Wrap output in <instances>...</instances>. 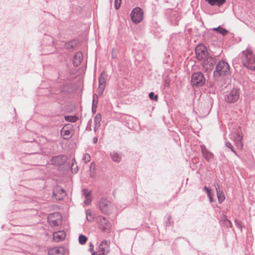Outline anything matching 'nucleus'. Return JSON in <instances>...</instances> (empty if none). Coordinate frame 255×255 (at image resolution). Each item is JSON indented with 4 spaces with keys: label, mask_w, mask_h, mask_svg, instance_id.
<instances>
[{
    "label": "nucleus",
    "mask_w": 255,
    "mask_h": 255,
    "mask_svg": "<svg viewBox=\"0 0 255 255\" xmlns=\"http://www.w3.org/2000/svg\"><path fill=\"white\" fill-rule=\"evenodd\" d=\"M87 238L84 235H81L79 237V242L81 245L85 244L87 241Z\"/></svg>",
    "instance_id": "nucleus-27"
},
{
    "label": "nucleus",
    "mask_w": 255,
    "mask_h": 255,
    "mask_svg": "<svg viewBox=\"0 0 255 255\" xmlns=\"http://www.w3.org/2000/svg\"><path fill=\"white\" fill-rule=\"evenodd\" d=\"M65 119L68 122H75L77 121L78 118L76 116H65Z\"/></svg>",
    "instance_id": "nucleus-28"
},
{
    "label": "nucleus",
    "mask_w": 255,
    "mask_h": 255,
    "mask_svg": "<svg viewBox=\"0 0 255 255\" xmlns=\"http://www.w3.org/2000/svg\"><path fill=\"white\" fill-rule=\"evenodd\" d=\"M83 59V54L80 52H77L74 57L73 62L77 65L81 63Z\"/></svg>",
    "instance_id": "nucleus-21"
},
{
    "label": "nucleus",
    "mask_w": 255,
    "mask_h": 255,
    "mask_svg": "<svg viewBox=\"0 0 255 255\" xmlns=\"http://www.w3.org/2000/svg\"><path fill=\"white\" fill-rule=\"evenodd\" d=\"M122 0H115V7L116 9L119 8L121 6Z\"/></svg>",
    "instance_id": "nucleus-31"
},
{
    "label": "nucleus",
    "mask_w": 255,
    "mask_h": 255,
    "mask_svg": "<svg viewBox=\"0 0 255 255\" xmlns=\"http://www.w3.org/2000/svg\"><path fill=\"white\" fill-rule=\"evenodd\" d=\"M203 60V67L207 71L212 70L215 63L214 59L211 57L208 56L205 59Z\"/></svg>",
    "instance_id": "nucleus-12"
},
{
    "label": "nucleus",
    "mask_w": 255,
    "mask_h": 255,
    "mask_svg": "<svg viewBox=\"0 0 255 255\" xmlns=\"http://www.w3.org/2000/svg\"><path fill=\"white\" fill-rule=\"evenodd\" d=\"M236 145L238 146V147L239 148H242L243 147V144L242 143V142L241 141H238L237 143H236Z\"/></svg>",
    "instance_id": "nucleus-36"
},
{
    "label": "nucleus",
    "mask_w": 255,
    "mask_h": 255,
    "mask_svg": "<svg viewBox=\"0 0 255 255\" xmlns=\"http://www.w3.org/2000/svg\"><path fill=\"white\" fill-rule=\"evenodd\" d=\"M225 224L228 226V227H232V224H231V222L229 221V220H226L225 221Z\"/></svg>",
    "instance_id": "nucleus-35"
},
{
    "label": "nucleus",
    "mask_w": 255,
    "mask_h": 255,
    "mask_svg": "<svg viewBox=\"0 0 255 255\" xmlns=\"http://www.w3.org/2000/svg\"><path fill=\"white\" fill-rule=\"evenodd\" d=\"M110 242L107 240H103L99 244L98 250L93 253L92 255H106L109 250Z\"/></svg>",
    "instance_id": "nucleus-4"
},
{
    "label": "nucleus",
    "mask_w": 255,
    "mask_h": 255,
    "mask_svg": "<svg viewBox=\"0 0 255 255\" xmlns=\"http://www.w3.org/2000/svg\"><path fill=\"white\" fill-rule=\"evenodd\" d=\"M93 248H94L93 246V245H91V246H90V250H91V251H92L93 250Z\"/></svg>",
    "instance_id": "nucleus-37"
},
{
    "label": "nucleus",
    "mask_w": 255,
    "mask_h": 255,
    "mask_svg": "<svg viewBox=\"0 0 255 255\" xmlns=\"http://www.w3.org/2000/svg\"><path fill=\"white\" fill-rule=\"evenodd\" d=\"M65 253L66 249L63 246L54 247L48 250V255H64Z\"/></svg>",
    "instance_id": "nucleus-10"
},
{
    "label": "nucleus",
    "mask_w": 255,
    "mask_h": 255,
    "mask_svg": "<svg viewBox=\"0 0 255 255\" xmlns=\"http://www.w3.org/2000/svg\"><path fill=\"white\" fill-rule=\"evenodd\" d=\"M66 237V234L65 232L63 231H59L56 232H54L53 234V241L56 242H59L63 241Z\"/></svg>",
    "instance_id": "nucleus-15"
},
{
    "label": "nucleus",
    "mask_w": 255,
    "mask_h": 255,
    "mask_svg": "<svg viewBox=\"0 0 255 255\" xmlns=\"http://www.w3.org/2000/svg\"><path fill=\"white\" fill-rule=\"evenodd\" d=\"M97 140H98V139H97V138H95V139H94V142H95V143H96V142H97Z\"/></svg>",
    "instance_id": "nucleus-39"
},
{
    "label": "nucleus",
    "mask_w": 255,
    "mask_h": 255,
    "mask_svg": "<svg viewBox=\"0 0 255 255\" xmlns=\"http://www.w3.org/2000/svg\"><path fill=\"white\" fill-rule=\"evenodd\" d=\"M102 119V116L100 114H98L96 115L94 118V130H96L101 125V121Z\"/></svg>",
    "instance_id": "nucleus-20"
},
{
    "label": "nucleus",
    "mask_w": 255,
    "mask_h": 255,
    "mask_svg": "<svg viewBox=\"0 0 255 255\" xmlns=\"http://www.w3.org/2000/svg\"><path fill=\"white\" fill-rule=\"evenodd\" d=\"M107 75L105 72H103L99 78L98 94L101 95L106 87Z\"/></svg>",
    "instance_id": "nucleus-9"
},
{
    "label": "nucleus",
    "mask_w": 255,
    "mask_h": 255,
    "mask_svg": "<svg viewBox=\"0 0 255 255\" xmlns=\"http://www.w3.org/2000/svg\"><path fill=\"white\" fill-rule=\"evenodd\" d=\"M225 145H226V146L230 148L232 151H233L235 153H236V151L233 149V146L231 144V143L229 142H226V143H225Z\"/></svg>",
    "instance_id": "nucleus-33"
},
{
    "label": "nucleus",
    "mask_w": 255,
    "mask_h": 255,
    "mask_svg": "<svg viewBox=\"0 0 255 255\" xmlns=\"http://www.w3.org/2000/svg\"><path fill=\"white\" fill-rule=\"evenodd\" d=\"M99 206L100 210L105 214H109L112 211L111 204L106 199H101Z\"/></svg>",
    "instance_id": "nucleus-8"
},
{
    "label": "nucleus",
    "mask_w": 255,
    "mask_h": 255,
    "mask_svg": "<svg viewBox=\"0 0 255 255\" xmlns=\"http://www.w3.org/2000/svg\"><path fill=\"white\" fill-rule=\"evenodd\" d=\"M213 30L217 31L219 33L222 34L223 35H226L228 32L227 30L226 29L223 28L221 26H219L217 28H213Z\"/></svg>",
    "instance_id": "nucleus-26"
},
{
    "label": "nucleus",
    "mask_w": 255,
    "mask_h": 255,
    "mask_svg": "<svg viewBox=\"0 0 255 255\" xmlns=\"http://www.w3.org/2000/svg\"><path fill=\"white\" fill-rule=\"evenodd\" d=\"M92 166H95V165H94L93 163H92V164H91V167H92Z\"/></svg>",
    "instance_id": "nucleus-40"
},
{
    "label": "nucleus",
    "mask_w": 255,
    "mask_h": 255,
    "mask_svg": "<svg viewBox=\"0 0 255 255\" xmlns=\"http://www.w3.org/2000/svg\"><path fill=\"white\" fill-rule=\"evenodd\" d=\"M111 156L114 161L119 162L121 161V157L117 152L112 153Z\"/></svg>",
    "instance_id": "nucleus-25"
},
{
    "label": "nucleus",
    "mask_w": 255,
    "mask_h": 255,
    "mask_svg": "<svg viewBox=\"0 0 255 255\" xmlns=\"http://www.w3.org/2000/svg\"><path fill=\"white\" fill-rule=\"evenodd\" d=\"M242 61L243 65L248 69L255 70V56L250 48H248L243 52Z\"/></svg>",
    "instance_id": "nucleus-1"
},
{
    "label": "nucleus",
    "mask_w": 255,
    "mask_h": 255,
    "mask_svg": "<svg viewBox=\"0 0 255 255\" xmlns=\"http://www.w3.org/2000/svg\"><path fill=\"white\" fill-rule=\"evenodd\" d=\"M205 78L201 72H196L192 74L191 84L193 86L201 87L205 83Z\"/></svg>",
    "instance_id": "nucleus-3"
},
{
    "label": "nucleus",
    "mask_w": 255,
    "mask_h": 255,
    "mask_svg": "<svg viewBox=\"0 0 255 255\" xmlns=\"http://www.w3.org/2000/svg\"><path fill=\"white\" fill-rule=\"evenodd\" d=\"M71 169H72V172H74V173H76L77 172V171L78 170L77 166H75V167L74 162L72 163Z\"/></svg>",
    "instance_id": "nucleus-32"
},
{
    "label": "nucleus",
    "mask_w": 255,
    "mask_h": 255,
    "mask_svg": "<svg viewBox=\"0 0 255 255\" xmlns=\"http://www.w3.org/2000/svg\"><path fill=\"white\" fill-rule=\"evenodd\" d=\"M95 103H97V101H96L95 99L93 100V104H94Z\"/></svg>",
    "instance_id": "nucleus-38"
},
{
    "label": "nucleus",
    "mask_w": 255,
    "mask_h": 255,
    "mask_svg": "<svg viewBox=\"0 0 255 255\" xmlns=\"http://www.w3.org/2000/svg\"><path fill=\"white\" fill-rule=\"evenodd\" d=\"M196 58L199 60L205 59L208 56L205 46L202 44H198L195 48Z\"/></svg>",
    "instance_id": "nucleus-5"
},
{
    "label": "nucleus",
    "mask_w": 255,
    "mask_h": 255,
    "mask_svg": "<svg viewBox=\"0 0 255 255\" xmlns=\"http://www.w3.org/2000/svg\"><path fill=\"white\" fill-rule=\"evenodd\" d=\"M216 191H217V197H218V201L220 203H221L224 201V200L225 199V195L222 192H221L220 191L218 190L217 189H216Z\"/></svg>",
    "instance_id": "nucleus-23"
},
{
    "label": "nucleus",
    "mask_w": 255,
    "mask_h": 255,
    "mask_svg": "<svg viewBox=\"0 0 255 255\" xmlns=\"http://www.w3.org/2000/svg\"><path fill=\"white\" fill-rule=\"evenodd\" d=\"M239 98V92L236 89H233L230 93L227 95L226 101L230 103H235Z\"/></svg>",
    "instance_id": "nucleus-11"
},
{
    "label": "nucleus",
    "mask_w": 255,
    "mask_h": 255,
    "mask_svg": "<svg viewBox=\"0 0 255 255\" xmlns=\"http://www.w3.org/2000/svg\"><path fill=\"white\" fill-rule=\"evenodd\" d=\"M48 221L51 226H58L62 222L61 216L58 213L51 214L48 216Z\"/></svg>",
    "instance_id": "nucleus-6"
},
{
    "label": "nucleus",
    "mask_w": 255,
    "mask_h": 255,
    "mask_svg": "<svg viewBox=\"0 0 255 255\" xmlns=\"http://www.w3.org/2000/svg\"><path fill=\"white\" fill-rule=\"evenodd\" d=\"M87 219L89 221H92L93 220V217L90 213L87 212Z\"/></svg>",
    "instance_id": "nucleus-34"
},
{
    "label": "nucleus",
    "mask_w": 255,
    "mask_h": 255,
    "mask_svg": "<svg viewBox=\"0 0 255 255\" xmlns=\"http://www.w3.org/2000/svg\"><path fill=\"white\" fill-rule=\"evenodd\" d=\"M211 5H214L215 4H217L218 6H221L223 5L226 0H206Z\"/></svg>",
    "instance_id": "nucleus-22"
},
{
    "label": "nucleus",
    "mask_w": 255,
    "mask_h": 255,
    "mask_svg": "<svg viewBox=\"0 0 255 255\" xmlns=\"http://www.w3.org/2000/svg\"><path fill=\"white\" fill-rule=\"evenodd\" d=\"M83 193L85 197V204H90L92 201L91 191L87 189H84Z\"/></svg>",
    "instance_id": "nucleus-19"
},
{
    "label": "nucleus",
    "mask_w": 255,
    "mask_h": 255,
    "mask_svg": "<svg viewBox=\"0 0 255 255\" xmlns=\"http://www.w3.org/2000/svg\"><path fill=\"white\" fill-rule=\"evenodd\" d=\"M66 160V157L64 155L56 156L52 157V163L56 165H60L64 164Z\"/></svg>",
    "instance_id": "nucleus-16"
},
{
    "label": "nucleus",
    "mask_w": 255,
    "mask_h": 255,
    "mask_svg": "<svg viewBox=\"0 0 255 255\" xmlns=\"http://www.w3.org/2000/svg\"><path fill=\"white\" fill-rule=\"evenodd\" d=\"M100 219L101 222L100 224V229L105 232H110L112 228V225L110 222L107 220L105 218Z\"/></svg>",
    "instance_id": "nucleus-13"
},
{
    "label": "nucleus",
    "mask_w": 255,
    "mask_h": 255,
    "mask_svg": "<svg viewBox=\"0 0 255 255\" xmlns=\"http://www.w3.org/2000/svg\"><path fill=\"white\" fill-rule=\"evenodd\" d=\"M53 196L56 199L60 200L66 196V193L63 188L61 187L57 186L54 190Z\"/></svg>",
    "instance_id": "nucleus-14"
},
{
    "label": "nucleus",
    "mask_w": 255,
    "mask_h": 255,
    "mask_svg": "<svg viewBox=\"0 0 255 255\" xmlns=\"http://www.w3.org/2000/svg\"><path fill=\"white\" fill-rule=\"evenodd\" d=\"M201 148L202 155L205 159L208 162L211 160L214 157L213 154L209 151L205 145H201Z\"/></svg>",
    "instance_id": "nucleus-17"
},
{
    "label": "nucleus",
    "mask_w": 255,
    "mask_h": 255,
    "mask_svg": "<svg viewBox=\"0 0 255 255\" xmlns=\"http://www.w3.org/2000/svg\"><path fill=\"white\" fill-rule=\"evenodd\" d=\"M132 21L134 23H139L143 19V12L138 7L134 8L131 13Z\"/></svg>",
    "instance_id": "nucleus-7"
},
{
    "label": "nucleus",
    "mask_w": 255,
    "mask_h": 255,
    "mask_svg": "<svg viewBox=\"0 0 255 255\" xmlns=\"http://www.w3.org/2000/svg\"><path fill=\"white\" fill-rule=\"evenodd\" d=\"M204 190L206 191L210 202H212L213 201L214 192L207 187H205Z\"/></svg>",
    "instance_id": "nucleus-24"
},
{
    "label": "nucleus",
    "mask_w": 255,
    "mask_h": 255,
    "mask_svg": "<svg viewBox=\"0 0 255 255\" xmlns=\"http://www.w3.org/2000/svg\"><path fill=\"white\" fill-rule=\"evenodd\" d=\"M149 97L151 100H154L155 101H157L158 98V95H154L153 92H150L149 94Z\"/></svg>",
    "instance_id": "nucleus-29"
},
{
    "label": "nucleus",
    "mask_w": 255,
    "mask_h": 255,
    "mask_svg": "<svg viewBox=\"0 0 255 255\" xmlns=\"http://www.w3.org/2000/svg\"><path fill=\"white\" fill-rule=\"evenodd\" d=\"M230 74V70L228 63L224 61H219L214 72V77L218 78L221 76H226Z\"/></svg>",
    "instance_id": "nucleus-2"
},
{
    "label": "nucleus",
    "mask_w": 255,
    "mask_h": 255,
    "mask_svg": "<svg viewBox=\"0 0 255 255\" xmlns=\"http://www.w3.org/2000/svg\"><path fill=\"white\" fill-rule=\"evenodd\" d=\"M72 130L71 128V125L64 127L61 130V134L65 139L70 137L72 135Z\"/></svg>",
    "instance_id": "nucleus-18"
},
{
    "label": "nucleus",
    "mask_w": 255,
    "mask_h": 255,
    "mask_svg": "<svg viewBox=\"0 0 255 255\" xmlns=\"http://www.w3.org/2000/svg\"><path fill=\"white\" fill-rule=\"evenodd\" d=\"M83 160L85 163L89 162L91 160V156L89 154L86 153L84 155Z\"/></svg>",
    "instance_id": "nucleus-30"
}]
</instances>
